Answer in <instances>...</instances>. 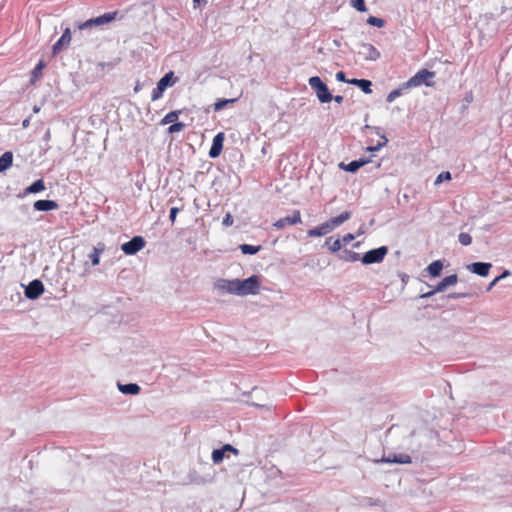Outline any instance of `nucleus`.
Instances as JSON below:
<instances>
[{
	"label": "nucleus",
	"mask_w": 512,
	"mask_h": 512,
	"mask_svg": "<svg viewBox=\"0 0 512 512\" xmlns=\"http://www.w3.org/2000/svg\"><path fill=\"white\" fill-rule=\"evenodd\" d=\"M383 461L387 463L410 464L412 462V459L408 454H399L394 455L393 458L388 457L386 459H383Z\"/></svg>",
	"instance_id": "21"
},
{
	"label": "nucleus",
	"mask_w": 512,
	"mask_h": 512,
	"mask_svg": "<svg viewBox=\"0 0 512 512\" xmlns=\"http://www.w3.org/2000/svg\"><path fill=\"white\" fill-rule=\"evenodd\" d=\"M308 82L321 103H328L332 100L333 96L331 95L327 85L320 79V77L313 76L309 78Z\"/></svg>",
	"instance_id": "4"
},
{
	"label": "nucleus",
	"mask_w": 512,
	"mask_h": 512,
	"mask_svg": "<svg viewBox=\"0 0 512 512\" xmlns=\"http://www.w3.org/2000/svg\"><path fill=\"white\" fill-rule=\"evenodd\" d=\"M13 163V154L10 151L5 152L0 157V172L11 167Z\"/></svg>",
	"instance_id": "22"
},
{
	"label": "nucleus",
	"mask_w": 512,
	"mask_h": 512,
	"mask_svg": "<svg viewBox=\"0 0 512 512\" xmlns=\"http://www.w3.org/2000/svg\"><path fill=\"white\" fill-rule=\"evenodd\" d=\"M72 40L71 30L70 28H66L63 31L62 36L58 39V41L52 47V53L54 56L58 55L64 48H67Z\"/></svg>",
	"instance_id": "10"
},
{
	"label": "nucleus",
	"mask_w": 512,
	"mask_h": 512,
	"mask_svg": "<svg viewBox=\"0 0 512 512\" xmlns=\"http://www.w3.org/2000/svg\"><path fill=\"white\" fill-rule=\"evenodd\" d=\"M46 189L45 183L43 179H38L35 182H33L30 186L26 187L23 196H26L28 194H34L42 192Z\"/></svg>",
	"instance_id": "18"
},
{
	"label": "nucleus",
	"mask_w": 512,
	"mask_h": 512,
	"mask_svg": "<svg viewBox=\"0 0 512 512\" xmlns=\"http://www.w3.org/2000/svg\"><path fill=\"white\" fill-rule=\"evenodd\" d=\"M236 98L233 99H219L214 103V111L218 112L224 109L228 104L236 102Z\"/></svg>",
	"instance_id": "30"
},
{
	"label": "nucleus",
	"mask_w": 512,
	"mask_h": 512,
	"mask_svg": "<svg viewBox=\"0 0 512 512\" xmlns=\"http://www.w3.org/2000/svg\"><path fill=\"white\" fill-rule=\"evenodd\" d=\"M435 77V72L427 69L419 70L414 76H412L407 82L403 84V88L419 87L421 85L433 86L432 81Z\"/></svg>",
	"instance_id": "2"
},
{
	"label": "nucleus",
	"mask_w": 512,
	"mask_h": 512,
	"mask_svg": "<svg viewBox=\"0 0 512 512\" xmlns=\"http://www.w3.org/2000/svg\"><path fill=\"white\" fill-rule=\"evenodd\" d=\"M401 95V89H395L391 91L387 96V101L392 102Z\"/></svg>",
	"instance_id": "40"
},
{
	"label": "nucleus",
	"mask_w": 512,
	"mask_h": 512,
	"mask_svg": "<svg viewBox=\"0 0 512 512\" xmlns=\"http://www.w3.org/2000/svg\"><path fill=\"white\" fill-rule=\"evenodd\" d=\"M178 212H179V208H177V207H172V208L170 209V215H169V218H170V221H171L172 223H174V222H175V220H176V216H177Z\"/></svg>",
	"instance_id": "43"
},
{
	"label": "nucleus",
	"mask_w": 512,
	"mask_h": 512,
	"mask_svg": "<svg viewBox=\"0 0 512 512\" xmlns=\"http://www.w3.org/2000/svg\"><path fill=\"white\" fill-rule=\"evenodd\" d=\"M325 245L328 247V250L331 253H337L343 247L341 239L338 238V239L333 240L332 237H329L326 239Z\"/></svg>",
	"instance_id": "23"
},
{
	"label": "nucleus",
	"mask_w": 512,
	"mask_h": 512,
	"mask_svg": "<svg viewBox=\"0 0 512 512\" xmlns=\"http://www.w3.org/2000/svg\"><path fill=\"white\" fill-rule=\"evenodd\" d=\"M509 275V271L505 270L500 276L496 277L488 286L487 290H491L494 285L500 281L501 279L507 277Z\"/></svg>",
	"instance_id": "39"
},
{
	"label": "nucleus",
	"mask_w": 512,
	"mask_h": 512,
	"mask_svg": "<svg viewBox=\"0 0 512 512\" xmlns=\"http://www.w3.org/2000/svg\"><path fill=\"white\" fill-rule=\"evenodd\" d=\"M181 111L180 110H176V111H171L169 113H167L160 121V124L161 125H166V124H169V123H175L177 122L178 118H179V115H180Z\"/></svg>",
	"instance_id": "28"
},
{
	"label": "nucleus",
	"mask_w": 512,
	"mask_h": 512,
	"mask_svg": "<svg viewBox=\"0 0 512 512\" xmlns=\"http://www.w3.org/2000/svg\"><path fill=\"white\" fill-rule=\"evenodd\" d=\"M46 64L43 60H40L31 72L30 83L34 85L43 75V69Z\"/></svg>",
	"instance_id": "19"
},
{
	"label": "nucleus",
	"mask_w": 512,
	"mask_h": 512,
	"mask_svg": "<svg viewBox=\"0 0 512 512\" xmlns=\"http://www.w3.org/2000/svg\"><path fill=\"white\" fill-rule=\"evenodd\" d=\"M336 79H337L338 81L345 82V81H346L345 73H344L343 71H339V72H337V74H336Z\"/></svg>",
	"instance_id": "44"
},
{
	"label": "nucleus",
	"mask_w": 512,
	"mask_h": 512,
	"mask_svg": "<svg viewBox=\"0 0 512 512\" xmlns=\"http://www.w3.org/2000/svg\"><path fill=\"white\" fill-rule=\"evenodd\" d=\"M27 125H28V120H25V121L23 122V126H24V127H27Z\"/></svg>",
	"instance_id": "48"
},
{
	"label": "nucleus",
	"mask_w": 512,
	"mask_h": 512,
	"mask_svg": "<svg viewBox=\"0 0 512 512\" xmlns=\"http://www.w3.org/2000/svg\"><path fill=\"white\" fill-rule=\"evenodd\" d=\"M387 138L385 136H381V140L377 143L376 146H369L367 147L368 151H377L387 143Z\"/></svg>",
	"instance_id": "38"
},
{
	"label": "nucleus",
	"mask_w": 512,
	"mask_h": 512,
	"mask_svg": "<svg viewBox=\"0 0 512 512\" xmlns=\"http://www.w3.org/2000/svg\"><path fill=\"white\" fill-rule=\"evenodd\" d=\"M146 242L142 236H135L130 241L122 244L121 249L126 255H134L144 248Z\"/></svg>",
	"instance_id": "8"
},
{
	"label": "nucleus",
	"mask_w": 512,
	"mask_h": 512,
	"mask_svg": "<svg viewBox=\"0 0 512 512\" xmlns=\"http://www.w3.org/2000/svg\"><path fill=\"white\" fill-rule=\"evenodd\" d=\"M491 267V263L475 262L469 265L468 269L479 276L486 277L489 274Z\"/></svg>",
	"instance_id": "13"
},
{
	"label": "nucleus",
	"mask_w": 512,
	"mask_h": 512,
	"mask_svg": "<svg viewBox=\"0 0 512 512\" xmlns=\"http://www.w3.org/2000/svg\"><path fill=\"white\" fill-rule=\"evenodd\" d=\"M367 23L372 25V26H376L378 28H381L384 26L385 24V21L381 18H378V17H375V16H370L367 20Z\"/></svg>",
	"instance_id": "34"
},
{
	"label": "nucleus",
	"mask_w": 512,
	"mask_h": 512,
	"mask_svg": "<svg viewBox=\"0 0 512 512\" xmlns=\"http://www.w3.org/2000/svg\"><path fill=\"white\" fill-rule=\"evenodd\" d=\"M225 139V134L223 132H219L214 138L212 142V146L209 150V156L211 158H217L223 149V142Z\"/></svg>",
	"instance_id": "12"
},
{
	"label": "nucleus",
	"mask_w": 512,
	"mask_h": 512,
	"mask_svg": "<svg viewBox=\"0 0 512 512\" xmlns=\"http://www.w3.org/2000/svg\"><path fill=\"white\" fill-rule=\"evenodd\" d=\"M33 207L37 211H51L58 208V203L54 200H37Z\"/></svg>",
	"instance_id": "16"
},
{
	"label": "nucleus",
	"mask_w": 512,
	"mask_h": 512,
	"mask_svg": "<svg viewBox=\"0 0 512 512\" xmlns=\"http://www.w3.org/2000/svg\"><path fill=\"white\" fill-rule=\"evenodd\" d=\"M222 224L224 226H231L233 224V217L230 213H227L223 218Z\"/></svg>",
	"instance_id": "42"
},
{
	"label": "nucleus",
	"mask_w": 512,
	"mask_h": 512,
	"mask_svg": "<svg viewBox=\"0 0 512 512\" xmlns=\"http://www.w3.org/2000/svg\"><path fill=\"white\" fill-rule=\"evenodd\" d=\"M185 127V124L183 122H175V123H172V125L169 126L168 128V132L169 133H176V132H180L184 129Z\"/></svg>",
	"instance_id": "35"
},
{
	"label": "nucleus",
	"mask_w": 512,
	"mask_h": 512,
	"mask_svg": "<svg viewBox=\"0 0 512 512\" xmlns=\"http://www.w3.org/2000/svg\"><path fill=\"white\" fill-rule=\"evenodd\" d=\"M177 78L174 76V72L170 71L166 73L157 83V86L152 90L151 100L156 101L163 96L164 91L167 87L175 84Z\"/></svg>",
	"instance_id": "6"
},
{
	"label": "nucleus",
	"mask_w": 512,
	"mask_h": 512,
	"mask_svg": "<svg viewBox=\"0 0 512 512\" xmlns=\"http://www.w3.org/2000/svg\"><path fill=\"white\" fill-rule=\"evenodd\" d=\"M225 456V452L222 449H216L212 452V460L214 463H220Z\"/></svg>",
	"instance_id": "33"
},
{
	"label": "nucleus",
	"mask_w": 512,
	"mask_h": 512,
	"mask_svg": "<svg viewBox=\"0 0 512 512\" xmlns=\"http://www.w3.org/2000/svg\"><path fill=\"white\" fill-rule=\"evenodd\" d=\"M117 15H118V11L105 13L96 18H91L82 23H79L77 25V29L82 31V30H86V29H91L93 27L109 24L116 19Z\"/></svg>",
	"instance_id": "3"
},
{
	"label": "nucleus",
	"mask_w": 512,
	"mask_h": 512,
	"mask_svg": "<svg viewBox=\"0 0 512 512\" xmlns=\"http://www.w3.org/2000/svg\"><path fill=\"white\" fill-rule=\"evenodd\" d=\"M451 180V173L449 171H444V172H441L436 180H435V184H440L442 183L443 181H449Z\"/></svg>",
	"instance_id": "36"
},
{
	"label": "nucleus",
	"mask_w": 512,
	"mask_h": 512,
	"mask_svg": "<svg viewBox=\"0 0 512 512\" xmlns=\"http://www.w3.org/2000/svg\"><path fill=\"white\" fill-rule=\"evenodd\" d=\"M351 218V212L350 211H344L341 214H339L336 217L330 218L326 222L322 223L321 225L309 229L307 234L309 237H321L324 236L330 232H332L334 229L342 225L345 221L349 220Z\"/></svg>",
	"instance_id": "1"
},
{
	"label": "nucleus",
	"mask_w": 512,
	"mask_h": 512,
	"mask_svg": "<svg viewBox=\"0 0 512 512\" xmlns=\"http://www.w3.org/2000/svg\"><path fill=\"white\" fill-rule=\"evenodd\" d=\"M387 253L388 248L386 246H381L379 248L372 249L363 255V257L361 258V262L366 265L380 263L383 261Z\"/></svg>",
	"instance_id": "7"
},
{
	"label": "nucleus",
	"mask_w": 512,
	"mask_h": 512,
	"mask_svg": "<svg viewBox=\"0 0 512 512\" xmlns=\"http://www.w3.org/2000/svg\"><path fill=\"white\" fill-rule=\"evenodd\" d=\"M458 277L456 274L449 275L443 278L435 287L432 293L443 292L449 286H453L457 283Z\"/></svg>",
	"instance_id": "15"
},
{
	"label": "nucleus",
	"mask_w": 512,
	"mask_h": 512,
	"mask_svg": "<svg viewBox=\"0 0 512 512\" xmlns=\"http://www.w3.org/2000/svg\"><path fill=\"white\" fill-rule=\"evenodd\" d=\"M354 239H355L354 234L348 233V234L344 235V236L341 238V241H342L343 246H346V245H348L351 241H353Z\"/></svg>",
	"instance_id": "41"
},
{
	"label": "nucleus",
	"mask_w": 512,
	"mask_h": 512,
	"mask_svg": "<svg viewBox=\"0 0 512 512\" xmlns=\"http://www.w3.org/2000/svg\"><path fill=\"white\" fill-rule=\"evenodd\" d=\"M222 450H224V452L226 451H231V452H234V453H237V449H235L233 446H231L230 444H226L224 445L222 448Z\"/></svg>",
	"instance_id": "45"
},
{
	"label": "nucleus",
	"mask_w": 512,
	"mask_h": 512,
	"mask_svg": "<svg viewBox=\"0 0 512 512\" xmlns=\"http://www.w3.org/2000/svg\"><path fill=\"white\" fill-rule=\"evenodd\" d=\"M462 296H465L464 294H457L456 296H453L454 298H459V297H462Z\"/></svg>",
	"instance_id": "47"
},
{
	"label": "nucleus",
	"mask_w": 512,
	"mask_h": 512,
	"mask_svg": "<svg viewBox=\"0 0 512 512\" xmlns=\"http://www.w3.org/2000/svg\"><path fill=\"white\" fill-rule=\"evenodd\" d=\"M119 390L124 394L136 395L140 392V387L137 384H119Z\"/></svg>",
	"instance_id": "25"
},
{
	"label": "nucleus",
	"mask_w": 512,
	"mask_h": 512,
	"mask_svg": "<svg viewBox=\"0 0 512 512\" xmlns=\"http://www.w3.org/2000/svg\"><path fill=\"white\" fill-rule=\"evenodd\" d=\"M261 285L260 277L252 275L251 277L240 280L239 279V296L255 295L259 292Z\"/></svg>",
	"instance_id": "5"
},
{
	"label": "nucleus",
	"mask_w": 512,
	"mask_h": 512,
	"mask_svg": "<svg viewBox=\"0 0 512 512\" xmlns=\"http://www.w3.org/2000/svg\"><path fill=\"white\" fill-rule=\"evenodd\" d=\"M458 239H459V242L464 246H468L472 242V237L468 233H464V232L459 234Z\"/></svg>",
	"instance_id": "37"
},
{
	"label": "nucleus",
	"mask_w": 512,
	"mask_h": 512,
	"mask_svg": "<svg viewBox=\"0 0 512 512\" xmlns=\"http://www.w3.org/2000/svg\"><path fill=\"white\" fill-rule=\"evenodd\" d=\"M105 250L104 243H98L96 247L93 248L92 252L89 254V259L93 266H96L100 263V255Z\"/></svg>",
	"instance_id": "20"
},
{
	"label": "nucleus",
	"mask_w": 512,
	"mask_h": 512,
	"mask_svg": "<svg viewBox=\"0 0 512 512\" xmlns=\"http://www.w3.org/2000/svg\"><path fill=\"white\" fill-rule=\"evenodd\" d=\"M239 248L243 254H250V255L256 254L261 250L260 245L253 246V245H249V244H242V245H240Z\"/></svg>",
	"instance_id": "29"
},
{
	"label": "nucleus",
	"mask_w": 512,
	"mask_h": 512,
	"mask_svg": "<svg viewBox=\"0 0 512 512\" xmlns=\"http://www.w3.org/2000/svg\"><path fill=\"white\" fill-rule=\"evenodd\" d=\"M366 163H368L367 160H363V159H360V160H355V161H352L350 162L349 164L345 165L342 163L341 164V167L343 169H345L346 171H349V172H356L359 168H361L362 166H364Z\"/></svg>",
	"instance_id": "27"
},
{
	"label": "nucleus",
	"mask_w": 512,
	"mask_h": 512,
	"mask_svg": "<svg viewBox=\"0 0 512 512\" xmlns=\"http://www.w3.org/2000/svg\"><path fill=\"white\" fill-rule=\"evenodd\" d=\"M332 99H334L337 103H341L343 101V96L336 95Z\"/></svg>",
	"instance_id": "46"
},
{
	"label": "nucleus",
	"mask_w": 512,
	"mask_h": 512,
	"mask_svg": "<svg viewBox=\"0 0 512 512\" xmlns=\"http://www.w3.org/2000/svg\"><path fill=\"white\" fill-rule=\"evenodd\" d=\"M363 49V54L365 55V59L367 60H377L380 57L379 51L369 43H364L361 45Z\"/></svg>",
	"instance_id": "17"
},
{
	"label": "nucleus",
	"mask_w": 512,
	"mask_h": 512,
	"mask_svg": "<svg viewBox=\"0 0 512 512\" xmlns=\"http://www.w3.org/2000/svg\"><path fill=\"white\" fill-rule=\"evenodd\" d=\"M239 279L221 280L218 287L230 294L239 295Z\"/></svg>",
	"instance_id": "14"
},
{
	"label": "nucleus",
	"mask_w": 512,
	"mask_h": 512,
	"mask_svg": "<svg viewBox=\"0 0 512 512\" xmlns=\"http://www.w3.org/2000/svg\"><path fill=\"white\" fill-rule=\"evenodd\" d=\"M350 4L359 12H365L367 10L364 0H350Z\"/></svg>",
	"instance_id": "32"
},
{
	"label": "nucleus",
	"mask_w": 512,
	"mask_h": 512,
	"mask_svg": "<svg viewBox=\"0 0 512 512\" xmlns=\"http://www.w3.org/2000/svg\"><path fill=\"white\" fill-rule=\"evenodd\" d=\"M341 258L347 262H355L359 260V254L350 250H344Z\"/></svg>",
	"instance_id": "31"
},
{
	"label": "nucleus",
	"mask_w": 512,
	"mask_h": 512,
	"mask_svg": "<svg viewBox=\"0 0 512 512\" xmlns=\"http://www.w3.org/2000/svg\"><path fill=\"white\" fill-rule=\"evenodd\" d=\"M44 292L43 283L40 280H33L25 289V295L29 299H36Z\"/></svg>",
	"instance_id": "11"
},
{
	"label": "nucleus",
	"mask_w": 512,
	"mask_h": 512,
	"mask_svg": "<svg viewBox=\"0 0 512 512\" xmlns=\"http://www.w3.org/2000/svg\"><path fill=\"white\" fill-rule=\"evenodd\" d=\"M350 84L357 85L362 89L363 92L369 94L372 92L371 90V81L366 79H353L348 81Z\"/></svg>",
	"instance_id": "26"
},
{
	"label": "nucleus",
	"mask_w": 512,
	"mask_h": 512,
	"mask_svg": "<svg viewBox=\"0 0 512 512\" xmlns=\"http://www.w3.org/2000/svg\"><path fill=\"white\" fill-rule=\"evenodd\" d=\"M443 269V263L440 260H435L427 267L428 273L432 277H438Z\"/></svg>",
	"instance_id": "24"
},
{
	"label": "nucleus",
	"mask_w": 512,
	"mask_h": 512,
	"mask_svg": "<svg viewBox=\"0 0 512 512\" xmlns=\"http://www.w3.org/2000/svg\"><path fill=\"white\" fill-rule=\"evenodd\" d=\"M302 222L301 213L299 210H294L292 215L281 218L273 223V227L280 230L287 225H296Z\"/></svg>",
	"instance_id": "9"
}]
</instances>
